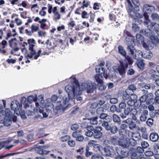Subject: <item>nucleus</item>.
Segmentation results:
<instances>
[{
	"instance_id": "2f4dec72",
	"label": "nucleus",
	"mask_w": 159,
	"mask_h": 159,
	"mask_svg": "<svg viewBox=\"0 0 159 159\" xmlns=\"http://www.w3.org/2000/svg\"><path fill=\"white\" fill-rule=\"evenodd\" d=\"M119 52L123 56H125L126 54V52L124 50V48L121 46L119 45L118 48Z\"/></svg>"
},
{
	"instance_id": "a211bd4d",
	"label": "nucleus",
	"mask_w": 159,
	"mask_h": 159,
	"mask_svg": "<svg viewBox=\"0 0 159 159\" xmlns=\"http://www.w3.org/2000/svg\"><path fill=\"white\" fill-rule=\"evenodd\" d=\"M148 115V110L144 109L141 113L140 117V120L142 122L145 121L147 118V116Z\"/></svg>"
},
{
	"instance_id": "393cba45",
	"label": "nucleus",
	"mask_w": 159,
	"mask_h": 159,
	"mask_svg": "<svg viewBox=\"0 0 159 159\" xmlns=\"http://www.w3.org/2000/svg\"><path fill=\"white\" fill-rule=\"evenodd\" d=\"M141 156V154L138 153L136 151L133 152L131 155V159H139Z\"/></svg>"
},
{
	"instance_id": "f8f14e48",
	"label": "nucleus",
	"mask_w": 159,
	"mask_h": 159,
	"mask_svg": "<svg viewBox=\"0 0 159 159\" xmlns=\"http://www.w3.org/2000/svg\"><path fill=\"white\" fill-rule=\"evenodd\" d=\"M81 126L83 128H86L87 131L85 133V135L88 137H90L93 133L91 131L93 129V127L91 125H89L86 122H82L81 125Z\"/></svg>"
},
{
	"instance_id": "39448f33",
	"label": "nucleus",
	"mask_w": 159,
	"mask_h": 159,
	"mask_svg": "<svg viewBox=\"0 0 159 159\" xmlns=\"http://www.w3.org/2000/svg\"><path fill=\"white\" fill-rule=\"evenodd\" d=\"M133 63L132 59L128 57L122 62H120V66H116L113 67V69L117 74H119L122 77H123L125 74V68H127L128 65H131Z\"/></svg>"
},
{
	"instance_id": "4c0bfd02",
	"label": "nucleus",
	"mask_w": 159,
	"mask_h": 159,
	"mask_svg": "<svg viewBox=\"0 0 159 159\" xmlns=\"http://www.w3.org/2000/svg\"><path fill=\"white\" fill-rule=\"evenodd\" d=\"M110 116L109 115H107V114L102 113L100 116V118L102 119L107 120L109 119Z\"/></svg>"
},
{
	"instance_id": "3c124183",
	"label": "nucleus",
	"mask_w": 159,
	"mask_h": 159,
	"mask_svg": "<svg viewBox=\"0 0 159 159\" xmlns=\"http://www.w3.org/2000/svg\"><path fill=\"white\" fill-rule=\"evenodd\" d=\"M100 148L101 146L100 145L97 144H95L93 147V149L96 151H99L100 150Z\"/></svg>"
},
{
	"instance_id": "aec40b11",
	"label": "nucleus",
	"mask_w": 159,
	"mask_h": 159,
	"mask_svg": "<svg viewBox=\"0 0 159 159\" xmlns=\"http://www.w3.org/2000/svg\"><path fill=\"white\" fill-rule=\"evenodd\" d=\"M133 93V92H129V90H126L125 92L123 93V95L122 96V98L123 99L126 100H127L129 97L131 99L132 98L130 95H131Z\"/></svg>"
},
{
	"instance_id": "7ed1b4c3",
	"label": "nucleus",
	"mask_w": 159,
	"mask_h": 159,
	"mask_svg": "<svg viewBox=\"0 0 159 159\" xmlns=\"http://www.w3.org/2000/svg\"><path fill=\"white\" fill-rule=\"evenodd\" d=\"M125 43L127 44V48L129 54L132 56L135 59H138L143 57V53L140 50L136 51L134 45V39L133 37L127 36L125 38Z\"/></svg>"
},
{
	"instance_id": "72a5a7b5",
	"label": "nucleus",
	"mask_w": 159,
	"mask_h": 159,
	"mask_svg": "<svg viewBox=\"0 0 159 159\" xmlns=\"http://www.w3.org/2000/svg\"><path fill=\"white\" fill-rule=\"evenodd\" d=\"M151 17L153 20L157 22L159 21V16L157 13L152 14L151 15Z\"/></svg>"
},
{
	"instance_id": "b1692460",
	"label": "nucleus",
	"mask_w": 159,
	"mask_h": 159,
	"mask_svg": "<svg viewBox=\"0 0 159 159\" xmlns=\"http://www.w3.org/2000/svg\"><path fill=\"white\" fill-rule=\"evenodd\" d=\"M137 65L138 67L140 70H143L145 66L144 60L142 59L140 61H138L137 63Z\"/></svg>"
},
{
	"instance_id": "bf43d9fd",
	"label": "nucleus",
	"mask_w": 159,
	"mask_h": 159,
	"mask_svg": "<svg viewBox=\"0 0 159 159\" xmlns=\"http://www.w3.org/2000/svg\"><path fill=\"white\" fill-rule=\"evenodd\" d=\"M135 7L139 8V3L138 0H131Z\"/></svg>"
},
{
	"instance_id": "c85d7f7f",
	"label": "nucleus",
	"mask_w": 159,
	"mask_h": 159,
	"mask_svg": "<svg viewBox=\"0 0 159 159\" xmlns=\"http://www.w3.org/2000/svg\"><path fill=\"white\" fill-rule=\"evenodd\" d=\"M94 77L98 83L100 84L102 83L103 77H102L101 75H99L97 74L95 75Z\"/></svg>"
},
{
	"instance_id": "603ef678",
	"label": "nucleus",
	"mask_w": 159,
	"mask_h": 159,
	"mask_svg": "<svg viewBox=\"0 0 159 159\" xmlns=\"http://www.w3.org/2000/svg\"><path fill=\"white\" fill-rule=\"evenodd\" d=\"M110 102L112 104H116L118 102V100L116 98H113L110 99Z\"/></svg>"
},
{
	"instance_id": "6e6d98bb",
	"label": "nucleus",
	"mask_w": 159,
	"mask_h": 159,
	"mask_svg": "<svg viewBox=\"0 0 159 159\" xmlns=\"http://www.w3.org/2000/svg\"><path fill=\"white\" fill-rule=\"evenodd\" d=\"M4 107L2 104H0V117L4 115L5 112L3 110Z\"/></svg>"
},
{
	"instance_id": "37998d69",
	"label": "nucleus",
	"mask_w": 159,
	"mask_h": 159,
	"mask_svg": "<svg viewBox=\"0 0 159 159\" xmlns=\"http://www.w3.org/2000/svg\"><path fill=\"white\" fill-rule=\"evenodd\" d=\"M129 128L131 129H133L135 128L136 126L135 123L133 121L128 125Z\"/></svg>"
},
{
	"instance_id": "ddd939ff",
	"label": "nucleus",
	"mask_w": 159,
	"mask_h": 159,
	"mask_svg": "<svg viewBox=\"0 0 159 159\" xmlns=\"http://www.w3.org/2000/svg\"><path fill=\"white\" fill-rule=\"evenodd\" d=\"M102 130V128L100 126L97 127L95 129L93 127V129L91 131L93 134L90 137L93 136L95 139H98L100 138L102 135V133L101 132Z\"/></svg>"
},
{
	"instance_id": "a19ab883",
	"label": "nucleus",
	"mask_w": 159,
	"mask_h": 159,
	"mask_svg": "<svg viewBox=\"0 0 159 159\" xmlns=\"http://www.w3.org/2000/svg\"><path fill=\"white\" fill-rule=\"evenodd\" d=\"M91 159H104L103 157L99 154H96L93 155Z\"/></svg>"
},
{
	"instance_id": "4468645a",
	"label": "nucleus",
	"mask_w": 159,
	"mask_h": 159,
	"mask_svg": "<svg viewBox=\"0 0 159 159\" xmlns=\"http://www.w3.org/2000/svg\"><path fill=\"white\" fill-rule=\"evenodd\" d=\"M137 111L135 108L133 107H126L124 111V113L125 115H135Z\"/></svg>"
},
{
	"instance_id": "6ab92c4d",
	"label": "nucleus",
	"mask_w": 159,
	"mask_h": 159,
	"mask_svg": "<svg viewBox=\"0 0 159 159\" xmlns=\"http://www.w3.org/2000/svg\"><path fill=\"white\" fill-rule=\"evenodd\" d=\"M118 144L123 148H127L129 146V143L126 140H125L120 138Z\"/></svg>"
},
{
	"instance_id": "4d7b16f0",
	"label": "nucleus",
	"mask_w": 159,
	"mask_h": 159,
	"mask_svg": "<svg viewBox=\"0 0 159 159\" xmlns=\"http://www.w3.org/2000/svg\"><path fill=\"white\" fill-rule=\"evenodd\" d=\"M68 144L71 147L74 146L75 145V141L73 140L68 141Z\"/></svg>"
},
{
	"instance_id": "cd10ccee",
	"label": "nucleus",
	"mask_w": 159,
	"mask_h": 159,
	"mask_svg": "<svg viewBox=\"0 0 159 159\" xmlns=\"http://www.w3.org/2000/svg\"><path fill=\"white\" fill-rule=\"evenodd\" d=\"M113 120L115 122L118 123V124H120V119L119 116L117 115L114 114L112 115Z\"/></svg>"
},
{
	"instance_id": "4be33fe9",
	"label": "nucleus",
	"mask_w": 159,
	"mask_h": 159,
	"mask_svg": "<svg viewBox=\"0 0 159 159\" xmlns=\"http://www.w3.org/2000/svg\"><path fill=\"white\" fill-rule=\"evenodd\" d=\"M128 136L130 138L135 139L137 140H138L140 138V136L139 134L134 133L132 132H129Z\"/></svg>"
},
{
	"instance_id": "de8ad7c7",
	"label": "nucleus",
	"mask_w": 159,
	"mask_h": 159,
	"mask_svg": "<svg viewBox=\"0 0 159 159\" xmlns=\"http://www.w3.org/2000/svg\"><path fill=\"white\" fill-rule=\"evenodd\" d=\"M132 28L134 32H137L139 30V27L138 25L134 23L132 24Z\"/></svg>"
},
{
	"instance_id": "79ce46f5",
	"label": "nucleus",
	"mask_w": 159,
	"mask_h": 159,
	"mask_svg": "<svg viewBox=\"0 0 159 159\" xmlns=\"http://www.w3.org/2000/svg\"><path fill=\"white\" fill-rule=\"evenodd\" d=\"M153 120L151 118H149L146 121V124L149 126H151L153 125Z\"/></svg>"
},
{
	"instance_id": "c9c22d12",
	"label": "nucleus",
	"mask_w": 159,
	"mask_h": 159,
	"mask_svg": "<svg viewBox=\"0 0 159 159\" xmlns=\"http://www.w3.org/2000/svg\"><path fill=\"white\" fill-rule=\"evenodd\" d=\"M110 130L111 133L115 134L117 133L118 129L116 126L114 125L111 127V128Z\"/></svg>"
},
{
	"instance_id": "c756f323",
	"label": "nucleus",
	"mask_w": 159,
	"mask_h": 159,
	"mask_svg": "<svg viewBox=\"0 0 159 159\" xmlns=\"http://www.w3.org/2000/svg\"><path fill=\"white\" fill-rule=\"evenodd\" d=\"M102 125L107 130H109L110 129L111 126L107 122L104 121L102 123Z\"/></svg>"
},
{
	"instance_id": "f03ea898",
	"label": "nucleus",
	"mask_w": 159,
	"mask_h": 159,
	"mask_svg": "<svg viewBox=\"0 0 159 159\" xmlns=\"http://www.w3.org/2000/svg\"><path fill=\"white\" fill-rule=\"evenodd\" d=\"M143 14L145 20L143 22L144 25L146 27L156 30V31L159 34V24L157 23L153 22L148 19V14L155 10L154 7L148 4L144 5L143 7Z\"/></svg>"
},
{
	"instance_id": "ea45409f",
	"label": "nucleus",
	"mask_w": 159,
	"mask_h": 159,
	"mask_svg": "<svg viewBox=\"0 0 159 159\" xmlns=\"http://www.w3.org/2000/svg\"><path fill=\"white\" fill-rule=\"evenodd\" d=\"M31 29L32 32L33 33L34 32L37 31L39 30V27L36 25H32L31 27Z\"/></svg>"
},
{
	"instance_id": "f257e3e1",
	"label": "nucleus",
	"mask_w": 159,
	"mask_h": 159,
	"mask_svg": "<svg viewBox=\"0 0 159 159\" xmlns=\"http://www.w3.org/2000/svg\"><path fill=\"white\" fill-rule=\"evenodd\" d=\"M70 81L72 86L68 85L65 88L69 98H66L64 99L63 102L64 104H66L70 99L74 98L76 95L77 96L81 94L83 91L85 90L87 93H91L95 88L94 84L90 81L82 83L79 85L78 81L75 79L72 78Z\"/></svg>"
},
{
	"instance_id": "473e14b6",
	"label": "nucleus",
	"mask_w": 159,
	"mask_h": 159,
	"mask_svg": "<svg viewBox=\"0 0 159 159\" xmlns=\"http://www.w3.org/2000/svg\"><path fill=\"white\" fill-rule=\"evenodd\" d=\"M155 86L152 84H146L144 86V88L146 89H149L151 88L152 89H155Z\"/></svg>"
},
{
	"instance_id": "052dcab7",
	"label": "nucleus",
	"mask_w": 159,
	"mask_h": 159,
	"mask_svg": "<svg viewBox=\"0 0 159 159\" xmlns=\"http://www.w3.org/2000/svg\"><path fill=\"white\" fill-rule=\"evenodd\" d=\"M117 109V107L115 105L112 106L110 108V110L111 112L112 113L115 112Z\"/></svg>"
},
{
	"instance_id": "bb28decb",
	"label": "nucleus",
	"mask_w": 159,
	"mask_h": 159,
	"mask_svg": "<svg viewBox=\"0 0 159 159\" xmlns=\"http://www.w3.org/2000/svg\"><path fill=\"white\" fill-rule=\"evenodd\" d=\"M155 97L154 98V103L159 104V89L156 91L155 93Z\"/></svg>"
},
{
	"instance_id": "7c9ffc66",
	"label": "nucleus",
	"mask_w": 159,
	"mask_h": 159,
	"mask_svg": "<svg viewBox=\"0 0 159 159\" xmlns=\"http://www.w3.org/2000/svg\"><path fill=\"white\" fill-rule=\"evenodd\" d=\"M18 112L19 113H18L17 114H16V115H19V114H20L22 119H25L26 118V112H25L24 110H23L22 109H20V110L19 109L18 111Z\"/></svg>"
},
{
	"instance_id": "9b49d317",
	"label": "nucleus",
	"mask_w": 159,
	"mask_h": 159,
	"mask_svg": "<svg viewBox=\"0 0 159 159\" xmlns=\"http://www.w3.org/2000/svg\"><path fill=\"white\" fill-rule=\"evenodd\" d=\"M114 148L113 146L110 145L106 146L103 149L104 155L112 157L114 154Z\"/></svg>"
},
{
	"instance_id": "20e7f679",
	"label": "nucleus",
	"mask_w": 159,
	"mask_h": 159,
	"mask_svg": "<svg viewBox=\"0 0 159 159\" xmlns=\"http://www.w3.org/2000/svg\"><path fill=\"white\" fill-rule=\"evenodd\" d=\"M35 104L36 106L35 108H34L30 110V107H28L26 109L25 115H27L28 116H30L33 115L34 113L33 111L35 110H36L37 112L39 111L41 113V111L40 107L42 108H44L46 107V109H48L49 107L51 109H53L54 107L53 105L52 104L49 106L47 104L46 105L44 102L43 97L41 96L39 97L38 99L37 102H35Z\"/></svg>"
},
{
	"instance_id": "0e129e2a",
	"label": "nucleus",
	"mask_w": 159,
	"mask_h": 159,
	"mask_svg": "<svg viewBox=\"0 0 159 159\" xmlns=\"http://www.w3.org/2000/svg\"><path fill=\"white\" fill-rule=\"evenodd\" d=\"M144 153L145 155L147 156H152L154 154L153 152L151 151H146Z\"/></svg>"
},
{
	"instance_id": "a878e982",
	"label": "nucleus",
	"mask_w": 159,
	"mask_h": 159,
	"mask_svg": "<svg viewBox=\"0 0 159 159\" xmlns=\"http://www.w3.org/2000/svg\"><path fill=\"white\" fill-rule=\"evenodd\" d=\"M98 117L95 116L90 119H88V120L90 121V122L91 124L93 125H96L98 123Z\"/></svg>"
},
{
	"instance_id": "58836bf2",
	"label": "nucleus",
	"mask_w": 159,
	"mask_h": 159,
	"mask_svg": "<svg viewBox=\"0 0 159 159\" xmlns=\"http://www.w3.org/2000/svg\"><path fill=\"white\" fill-rule=\"evenodd\" d=\"M121 156L123 158L127 157L128 155V153L127 151L125 150H121L120 154Z\"/></svg>"
},
{
	"instance_id": "5fc2aeb1",
	"label": "nucleus",
	"mask_w": 159,
	"mask_h": 159,
	"mask_svg": "<svg viewBox=\"0 0 159 159\" xmlns=\"http://www.w3.org/2000/svg\"><path fill=\"white\" fill-rule=\"evenodd\" d=\"M34 99L33 96L30 95L27 98V101L31 103L34 101Z\"/></svg>"
},
{
	"instance_id": "49530a36",
	"label": "nucleus",
	"mask_w": 159,
	"mask_h": 159,
	"mask_svg": "<svg viewBox=\"0 0 159 159\" xmlns=\"http://www.w3.org/2000/svg\"><path fill=\"white\" fill-rule=\"evenodd\" d=\"M104 111L103 108L102 107H100L98 108L96 111V112L98 114L101 115Z\"/></svg>"
},
{
	"instance_id": "0eeeda50",
	"label": "nucleus",
	"mask_w": 159,
	"mask_h": 159,
	"mask_svg": "<svg viewBox=\"0 0 159 159\" xmlns=\"http://www.w3.org/2000/svg\"><path fill=\"white\" fill-rule=\"evenodd\" d=\"M5 117L3 121L5 126H10L12 123V120L14 122L16 121L17 116L12 114L9 109H6L5 111Z\"/></svg>"
},
{
	"instance_id": "5701e85b",
	"label": "nucleus",
	"mask_w": 159,
	"mask_h": 159,
	"mask_svg": "<svg viewBox=\"0 0 159 159\" xmlns=\"http://www.w3.org/2000/svg\"><path fill=\"white\" fill-rule=\"evenodd\" d=\"M153 54L149 50H146L143 52V57L149 59L152 56Z\"/></svg>"
},
{
	"instance_id": "e2e57ef3",
	"label": "nucleus",
	"mask_w": 159,
	"mask_h": 159,
	"mask_svg": "<svg viewBox=\"0 0 159 159\" xmlns=\"http://www.w3.org/2000/svg\"><path fill=\"white\" fill-rule=\"evenodd\" d=\"M119 108L123 109L125 108L126 104L125 102H121L119 104Z\"/></svg>"
},
{
	"instance_id": "a18cd8bd",
	"label": "nucleus",
	"mask_w": 159,
	"mask_h": 159,
	"mask_svg": "<svg viewBox=\"0 0 159 159\" xmlns=\"http://www.w3.org/2000/svg\"><path fill=\"white\" fill-rule=\"evenodd\" d=\"M136 141L137 140H136L134 139H132V138H130L129 139V141L130 143L133 146L135 145L137 143Z\"/></svg>"
},
{
	"instance_id": "864d4df0",
	"label": "nucleus",
	"mask_w": 159,
	"mask_h": 159,
	"mask_svg": "<svg viewBox=\"0 0 159 159\" xmlns=\"http://www.w3.org/2000/svg\"><path fill=\"white\" fill-rule=\"evenodd\" d=\"M135 101L134 100H129L128 101L127 103L128 105L130 107H133L132 106L134 105Z\"/></svg>"
},
{
	"instance_id": "69168bd1",
	"label": "nucleus",
	"mask_w": 159,
	"mask_h": 159,
	"mask_svg": "<svg viewBox=\"0 0 159 159\" xmlns=\"http://www.w3.org/2000/svg\"><path fill=\"white\" fill-rule=\"evenodd\" d=\"M133 121L132 119L130 118H128L126 120H124L123 122L125 123H126L129 125L132 121Z\"/></svg>"
},
{
	"instance_id": "13d9d810",
	"label": "nucleus",
	"mask_w": 159,
	"mask_h": 159,
	"mask_svg": "<svg viewBox=\"0 0 159 159\" xmlns=\"http://www.w3.org/2000/svg\"><path fill=\"white\" fill-rule=\"evenodd\" d=\"M69 139V136L66 135L62 137L61 138V140L63 142H65L68 140Z\"/></svg>"
},
{
	"instance_id": "8fccbe9b",
	"label": "nucleus",
	"mask_w": 159,
	"mask_h": 159,
	"mask_svg": "<svg viewBox=\"0 0 159 159\" xmlns=\"http://www.w3.org/2000/svg\"><path fill=\"white\" fill-rule=\"evenodd\" d=\"M79 125L77 124H75L72 125L70 127L71 129L73 130H77L79 128Z\"/></svg>"
},
{
	"instance_id": "412c9836",
	"label": "nucleus",
	"mask_w": 159,
	"mask_h": 159,
	"mask_svg": "<svg viewBox=\"0 0 159 159\" xmlns=\"http://www.w3.org/2000/svg\"><path fill=\"white\" fill-rule=\"evenodd\" d=\"M150 140L154 142H156L159 139L158 135L156 133H152L149 136Z\"/></svg>"
},
{
	"instance_id": "09e8293b",
	"label": "nucleus",
	"mask_w": 159,
	"mask_h": 159,
	"mask_svg": "<svg viewBox=\"0 0 159 159\" xmlns=\"http://www.w3.org/2000/svg\"><path fill=\"white\" fill-rule=\"evenodd\" d=\"M54 15V19L55 20H59L61 18V15L58 12H55Z\"/></svg>"
},
{
	"instance_id": "2eb2a0df",
	"label": "nucleus",
	"mask_w": 159,
	"mask_h": 159,
	"mask_svg": "<svg viewBox=\"0 0 159 159\" xmlns=\"http://www.w3.org/2000/svg\"><path fill=\"white\" fill-rule=\"evenodd\" d=\"M11 108L12 110L14 111V114H17L19 112L18 111L20 109V107L19 103L17 101H13L11 103Z\"/></svg>"
},
{
	"instance_id": "f3484780",
	"label": "nucleus",
	"mask_w": 159,
	"mask_h": 159,
	"mask_svg": "<svg viewBox=\"0 0 159 159\" xmlns=\"http://www.w3.org/2000/svg\"><path fill=\"white\" fill-rule=\"evenodd\" d=\"M109 140L113 144L116 145H118L120 138L116 135L111 136L109 137Z\"/></svg>"
},
{
	"instance_id": "6e6552de",
	"label": "nucleus",
	"mask_w": 159,
	"mask_h": 159,
	"mask_svg": "<svg viewBox=\"0 0 159 159\" xmlns=\"http://www.w3.org/2000/svg\"><path fill=\"white\" fill-rule=\"evenodd\" d=\"M34 45L33 44H30L29 50H30V52L29 53H28L25 57L27 59H30L33 58L34 56L35 55L34 57V59L36 60L39 57L42 52L41 49H39L36 54L37 52L36 51L34 48Z\"/></svg>"
},
{
	"instance_id": "f704fd0d",
	"label": "nucleus",
	"mask_w": 159,
	"mask_h": 159,
	"mask_svg": "<svg viewBox=\"0 0 159 159\" xmlns=\"http://www.w3.org/2000/svg\"><path fill=\"white\" fill-rule=\"evenodd\" d=\"M136 89V87L134 84H132L129 85L128 87V89H126V90H129V92H133V93H134V90H135Z\"/></svg>"
},
{
	"instance_id": "1a4fd4ad",
	"label": "nucleus",
	"mask_w": 159,
	"mask_h": 159,
	"mask_svg": "<svg viewBox=\"0 0 159 159\" xmlns=\"http://www.w3.org/2000/svg\"><path fill=\"white\" fill-rule=\"evenodd\" d=\"M148 28L144 30H141L140 31V33L149 38L151 40H153L155 39L156 38L154 36V33L153 31L150 29L151 28L147 27ZM155 32V30L154 29L151 28Z\"/></svg>"
},
{
	"instance_id": "c03bdc74",
	"label": "nucleus",
	"mask_w": 159,
	"mask_h": 159,
	"mask_svg": "<svg viewBox=\"0 0 159 159\" xmlns=\"http://www.w3.org/2000/svg\"><path fill=\"white\" fill-rule=\"evenodd\" d=\"M141 146L143 148H146L149 146L148 143L145 141H143L141 143Z\"/></svg>"
},
{
	"instance_id": "338daca9",
	"label": "nucleus",
	"mask_w": 159,
	"mask_h": 159,
	"mask_svg": "<svg viewBox=\"0 0 159 159\" xmlns=\"http://www.w3.org/2000/svg\"><path fill=\"white\" fill-rule=\"evenodd\" d=\"M96 141L94 140H91L88 143V145L89 146L91 147L93 146L96 144Z\"/></svg>"
},
{
	"instance_id": "dca6fc26",
	"label": "nucleus",
	"mask_w": 159,
	"mask_h": 159,
	"mask_svg": "<svg viewBox=\"0 0 159 159\" xmlns=\"http://www.w3.org/2000/svg\"><path fill=\"white\" fill-rule=\"evenodd\" d=\"M96 73L99 75H101L102 77H104L105 75V71L103 67L99 65L96 68Z\"/></svg>"
},
{
	"instance_id": "9d476101",
	"label": "nucleus",
	"mask_w": 159,
	"mask_h": 159,
	"mask_svg": "<svg viewBox=\"0 0 159 159\" xmlns=\"http://www.w3.org/2000/svg\"><path fill=\"white\" fill-rule=\"evenodd\" d=\"M153 95L152 93H150L147 95H143L139 98L140 103L145 102L146 104L148 105L150 103L151 101L153 99Z\"/></svg>"
},
{
	"instance_id": "774afa93",
	"label": "nucleus",
	"mask_w": 159,
	"mask_h": 159,
	"mask_svg": "<svg viewBox=\"0 0 159 159\" xmlns=\"http://www.w3.org/2000/svg\"><path fill=\"white\" fill-rule=\"evenodd\" d=\"M98 106V104L97 102L93 103L90 106V108L92 109H94L97 108Z\"/></svg>"
},
{
	"instance_id": "680f3d73",
	"label": "nucleus",
	"mask_w": 159,
	"mask_h": 159,
	"mask_svg": "<svg viewBox=\"0 0 159 159\" xmlns=\"http://www.w3.org/2000/svg\"><path fill=\"white\" fill-rule=\"evenodd\" d=\"M137 151L139 153H140L143 152H144V150L143 148L138 146L137 148Z\"/></svg>"
},
{
	"instance_id": "e433bc0d",
	"label": "nucleus",
	"mask_w": 159,
	"mask_h": 159,
	"mask_svg": "<svg viewBox=\"0 0 159 159\" xmlns=\"http://www.w3.org/2000/svg\"><path fill=\"white\" fill-rule=\"evenodd\" d=\"M136 38L139 43H142L143 41V37L140 34H136Z\"/></svg>"
},
{
	"instance_id": "423d86ee",
	"label": "nucleus",
	"mask_w": 159,
	"mask_h": 159,
	"mask_svg": "<svg viewBox=\"0 0 159 159\" xmlns=\"http://www.w3.org/2000/svg\"><path fill=\"white\" fill-rule=\"evenodd\" d=\"M128 5L127 8V10L129 16L132 18L135 19H139L143 17V15L142 14L138 13L137 12L139 11V8L136 7L134 8L131 4L129 0H127Z\"/></svg>"
}]
</instances>
